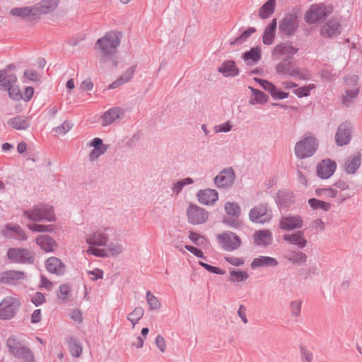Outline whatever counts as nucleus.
Here are the masks:
<instances>
[{
    "mask_svg": "<svg viewBox=\"0 0 362 362\" xmlns=\"http://www.w3.org/2000/svg\"><path fill=\"white\" fill-rule=\"evenodd\" d=\"M349 184L343 180H339L332 186L324 188H317L315 191V195L328 199H337V203L341 204L347 199L352 197V194H342V192L349 189Z\"/></svg>",
    "mask_w": 362,
    "mask_h": 362,
    "instance_id": "f257e3e1",
    "label": "nucleus"
},
{
    "mask_svg": "<svg viewBox=\"0 0 362 362\" xmlns=\"http://www.w3.org/2000/svg\"><path fill=\"white\" fill-rule=\"evenodd\" d=\"M114 64L121 73L117 79L109 85V89L116 88L129 81L136 68V64L132 60L122 57L117 58Z\"/></svg>",
    "mask_w": 362,
    "mask_h": 362,
    "instance_id": "f03ea898",
    "label": "nucleus"
},
{
    "mask_svg": "<svg viewBox=\"0 0 362 362\" xmlns=\"http://www.w3.org/2000/svg\"><path fill=\"white\" fill-rule=\"evenodd\" d=\"M121 42V35L116 31H109L99 38L95 46L100 50L103 57H109L114 54Z\"/></svg>",
    "mask_w": 362,
    "mask_h": 362,
    "instance_id": "7ed1b4c3",
    "label": "nucleus"
},
{
    "mask_svg": "<svg viewBox=\"0 0 362 362\" xmlns=\"http://www.w3.org/2000/svg\"><path fill=\"white\" fill-rule=\"evenodd\" d=\"M317 147V139L312 135H308L296 143L295 154L299 158H308L315 153Z\"/></svg>",
    "mask_w": 362,
    "mask_h": 362,
    "instance_id": "20e7f679",
    "label": "nucleus"
},
{
    "mask_svg": "<svg viewBox=\"0 0 362 362\" xmlns=\"http://www.w3.org/2000/svg\"><path fill=\"white\" fill-rule=\"evenodd\" d=\"M21 306V301L16 297H4L0 302V320H8L15 317Z\"/></svg>",
    "mask_w": 362,
    "mask_h": 362,
    "instance_id": "39448f33",
    "label": "nucleus"
},
{
    "mask_svg": "<svg viewBox=\"0 0 362 362\" xmlns=\"http://www.w3.org/2000/svg\"><path fill=\"white\" fill-rule=\"evenodd\" d=\"M332 12V8L330 6L313 4L306 11L304 19L309 24L315 23L327 17Z\"/></svg>",
    "mask_w": 362,
    "mask_h": 362,
    "instance_id": "423d86ee",
    "label": "nucleus"
},
{
    "mask_svg": "<svg viewBox=\"0 0 362 362\" xmlns=\"http://www.w3.org/2000/svg\"><path fill=\"white\" fill-rule=\"evenodd\" d=\"M24 214L28 218L34 221H38L42 219L52 221L55 219L53 209L48 205H37L32 210L25 211Z\"/></svg>",
    "mask_w": 362,
    "mask_h": 362,
    "instance_id": "0eeeda50",
    "label": "nucleus"
},
{
    "mask_svg": "<svg viewBox=\"0 0 362 362\" xmlns=\"http://www.w3.org/2000/svg\"><path fill=\"white\" fill-rule=\"evenodd\" d=\"M219 245L226 251L238 249L242 243L240 238L235 233L227 231L217 235Z\"/></svg>",
    "mask_w": 362,
    "mask_h": 362,
    "instance_id": "6e6552de",
    "label": "nucleus"
},
{
    "mask_svg": "<svg viewBox=\"0 0 362 362\" xmlns=\"http://www.w3.org/2000/svg\"><path fill=\"white\" fill-rule=\"evenodd\" d=\"M7 257L11 262L14 263L31 262L33 260L32 252L23 248H9Z\"/></svg>",
    "mask_w": 362,
    "mask_h": 362,
    "instance_id": "1a4fd4ad",
    "label": "nucleus"
},
{
    "mask_svg": "<svg viewBox=\"0 0 362 362\" xmlns=\"http://www.w3.org/2000/svg\"><path fill=\"white\" fill-rule=\"evenodd\" d=\"M341 33V20L334 17L325 23L320 28V35L325 38L333 37Z\"/></svg>",
    "mask_w": 362,
    "mask_h": 362,
    "instance_id": "9d476101",
    "label": "nucleus"
},
{
    "mask_svg": "<svg viewBox=\"0 0 362 362\" xmlns=\"http://www.w3.org/2000/svg\"><path fill=\"white\" fill-rule=\"evenodd\" d=\"M123 250L122 246L118 243H111L107 249H100L98 247L90 246L86 250V253L93 255L97 257H105L109 255L116 256L122 253Z\"/></svg>",
    "mask_w": 362,
    "mask_h": 362,
    "instance_id": "9b49d317",
    "label": "nucleus"
},
{
    "mask_svg": "<svg viewBox=\"0 0 362 362\" xmlns=\"http://www.w3.org/2000/svg\"><path fill=\"white\" fill-rule=\"evenodd\" d=\"M276 72L283 75H288L300 79H307L308 75L298 69L295 64L284 62L276 66Z\"/></svg>",
    "mask_w": 362,
    "mask_h": 362,
    "instance_id": "f8f14e48",
    "label": "nucleus"
},
{
    "mask_svg": "<svg viewBox=\"0 0 362 362\" xmlns=\"http://www.w3.org/2000/svg\"><path fill=\"white\" fill-rule=\"evenodd\" d=\"M9 14L27 21L38 20L34 5L13 8L9 11Z\"/></svg>",
    "mask_w": 362,
    "mask_h": 362,
    "instance_id": "ddd939ff",
    "label": "nucleus"
},
{
    "mask_svg": "<svg viewBox=\"0 0 362 362\" xmlns=\"http://www.w3.org/2000/svg\"><path fill=\"white\" fill-rule=\"evenodd\" d=\"M187 214L189 221L192 224H202L208 219V213L197 206L190 205Z\"/></svg>",
    "mask_w": 362,
    "mask_h": 362,
    "instance_id": "4468645a",
    "label": "nucleus"
},
{
    "mask_svg": "<svg viewBox=\"0 0 362 362\" xmlns=\"http://www.w3.org/2000/svg\"><path fill=\"white\" fill-rule=\"evenodd\" d=\"M358 77L353 76L347 77L344 81L345 94L343 95V103H346L351 99L354 98L358 93L357 86Z\"/></svg>",
    "mask_w": 362,
    "mask_h": 362,
    "instance_id": "2eb2a0df",
    "label": "nucleus"
},
{
    "mask_svg": "<svg viewBox=\"0 0 362 362\" xmlns=\"http://www.w3.org/2000/svg\"><path fill=\"white\" fill-rule=\"evenodd\" d=\"M279 226L285 230L300 229L303 226V220L298 215L284 216L279 221Z\"/></svg>",
    "mask_w": 362,
    "mask_h": 362,
    "instance_id": "dca6fc26",
    "label": "nucleus"
},
{
    "mask_svg": "<svg viewBox=\"0 0 362 362\" xmlns=\"http://www.w3.org/2000/svg\"><path fill=\"white\" fill-rule=\"evenodd\" d=\"M59 0H42L34 5L38 20L40 16L53 13L58 7Z\"/></svg>",
    "mask_w": 362,
    "mask_h": 362,
    "instance_id": "f3484780",
    "label": "nucleus"
},
{
    "mask_svg": "<svg viewBox=\"0 0 362 362\" xmlns=\"http://www.w3.org/2000/svg\"><path fill=\"white\" fill-rule=\"evenodd\" d=\"M337 164L330 159L322 160L317 165V175L322 179L330 177L336 170Z\"/></svg>",
    "mask_w": 362,
    "mask_h": 362,
    "instance_id": "a211bd4d",
    "label": "nucleus"
},
{
    "mask_svg": "<svg viewBox=\"0 0 362 362\" xmlns=\"http://www.w3.org/2000/svg\"><path fill=\"white\" fill-rule=\"evenodd\" d=\"M235 173L231 168H226L219 173L215 177V184L218 187H230L235 180Z\"/></svg>",
    "mask_w": 362,
    "mask_h": 362,
    "instance_id": "6ab92c4d",
    "label": "nucleus"
},
{
    "mask_svg": "<svg viewBox=\"0 0 362 362\" xmlns=\"http://www.w3.org/2000/svg\"><path fill=\"white\" fill-rule=\"evenodd\" d=\"M108 235L103 230H98L97 231L93 232L91 234H89L86 237V243L90 246L95 247V246H104L107 244L108 241Z\"/></svg>",
    "mask_w": 362,
    "mask_h": 362,
    "instance_id": "aec40b11",
    "label": "nucleus"
},
{
    "mask_svg": "<svg viewBox=\"0 0 362 362\" xmlns=\"http://www.w3.org/2000/svg\"><path fill=\"white\" fill-rule=\"evenodd\" d=\"M351 139V126L348 123H342L337 129L335 141L337 145L347 144Z\"/></svg>",
    "mask_w": 362,
    "mask_h": 362,
    "instance_id": "412c9836",
    "label": "nucleus"
},
{
    "mask_svg": "<svg viewBox=\"0 0 362 362\" xmlns=\"http://www.w3.org/2000/svg\"><path fill=\"white\" fill-rule=\"evenodd\" d=\"M297 52L298 48L289 43H284L277 46L274 51V54L279 59H287L295 55Z\"/></svg>",
    "mask_w": 362,
    "mask_h": 362,
    "instance_id": "4be33fe9",
    "label": "nucleus"
},
{
    "mask_svg": "<svg viewBox=\"0 0 362 362\" xmlns=\"http://www.w3.org/2000/svg\"><path fill=\"white\" fill-rule=\"evenodd\" d=\"M279 27L286 35L293 33L298 27L297 17L295 15H288L281 22Z\"/></svg>",
    "mask_w": 362,
    "mask_h": 362,
    "instance_id": "5701e85b",
    "label": "nucleus"
},
{
    "mask_svg": "<svg viewBox=\"0 0 362 362\" xmlns=\"http://www.w3.org/2000/svg\"><path fill=\"white\" fill-rule=\"evenodd\" d=\"M7 123L16 130H27L30 126V118L23 115L16 116L10 119Z\"/></svg>",
    "mask_w": 362,
    "mask_h": 362,
    "instance_id": "b1692460",
    "label": "nucleus"
},
{
    "mask_svg": "<svg viewBox=\"0 0 362 362\" xmlns=\"http://www.w3.org/2000/svg\"><path fill=\"white\" fill-rule=\"evenodd\" d=\"M89 146L93 148L89 154V158L90 160L98 159L107 151V146L103 144V141L100 138L93 139L90 142Z\"/></svg>",
    "mask_w": 362,
    "mask_h": 362,
    "instance_id": "393cba45",
    "label": "nucleus"
},
{
    "mask_svg": "<svg viewBox=\"0 0 362 362\" xmlns=\"http://www.w3.org/2000/svg\"><path fill=\"white\" fill-rule=\"evenodd\" d=\"M218 71L225 77H233L239 74V69L233 60L223 62L218 67Z\"/></svg>",
    "mask_w": 362,
    "mask_h": 362,
    "instance_id": "a878e982",
    "label": "nucleus"
},
{
    "mask_svg": "<svg viewBox=\"0 0 362 362\" xmlns=\"http://www.w3.org/2000/svg\"><path fill=\"white\" fill-rule=\"evenodd\" d=\"M4 236L8 238H16L21 240H26L27 237L25 233L21 230L18 226H11L8 224L2 230Z\"/></svg>",
    "mask_w": 362,
    "mask_h": 362,
    "instance_id": "bb28decb",
    "label": "nucleus"
},
{
    "mask_svg": "<svg viewBox=\"0 0 362 362\" xmlns=\"http://www.w3.org/2000/svg\"><path fill=\"white\" fill-rule=\"evenodd\" d=\"M35 242L46 252H53L57 247V242L48 235H39Z\"/></svg>",
    "mask_w": 362,
    "mask_h": 362,
    "instance_id": "cd10ccee",
    "label": "nucleus"
},
{
    "mask_svg": "<svg viewBox=\"0 0 362 362\" xmlns=\"http://www.w3.org/2000/svg\"><path fill=\"white\" fill-rule=\"evenodd\" d=\"M198 200L204 204H212L218 197V192L215 189H206L201 190L197 194Z\"/></svg>",
    "mask_w": 362,
    "mask_h": 362,
    "instance_id": "c85d7f7f",
    "label": "nucleus"
},
{
    "mask_svg": "<svg viewBox=\"0 0 362 362\" xmlns=\"http://www.w3.org/2000/svg\"><path fill=\"white\" fill-rule=\"evenodd\" d=\"M284 240L292 245H295L300 248H303L307 245V240L304 236L303 231H298L292 234H287L283 236Z\"/></svg>",
    "mask_w": 362,
    "mask_h": 362,
    "instance_id": "c756f323",
    "label": "nucleus"
},
{
    "mask_svg": "<svg viewBox=\"0 0 362 362\" xmlns=\"http://www.w3.org/2000/svg\"><path fill=\"white\" fill-rule=\"evenodd\" d=\"M47 269L53 274H61L64 272V264L55 257H49L46 261Z\"/></svg>",
    "mask_w": 362,
    "mask_h": 362,
    "instance_id": "7c9ffc66",
    "label": "nucleus"
},
{
    "mask_svg": "<svg viewBox=\"0 0 362 362\" xmlns=\"http://www.w3.org/2000/svg\"><path fill=\"white\" fill-rule=\"evenodd\" d=\"M24 278V274L17 271H7L0 275V283L15 284L17 281Z\"/></svg>",
    "mask_w": 362,
    "mask_h": 362,
    "instance_id": "2f4dec72",
    "label": "nucleus"
},
{
    "mask_svg": "<svg viewBox=\"0 0 362 362\" xmlns=\"http://www.w3.org/2000/svg\"><path fill=\"white\" fill-rule=\"evenodd\" d=\"M262 50L256 47L250 50L245 52L243 55V59L247 65L256 64L261 58Z\"/></svg>",
    "mask_w": 362,
    "mask_h": 362,
    "instance_id": "473e14b6",
    "label": "nucleus"
},
{
    "mask_svg": "<svg viewBox=\"0 0 362 362\" xmlns=\"http://www.w3.org/2000/svg\"><path fill=\"white\" fill-rule=\"evenodd\" d=\"M267 214V208L264 205L257 206L250 212V219L253 222L263 223L266 221L264 218Z\"/></svg>",
    "mask_w": 362,
    "mask_h": 362,
    "instance_id": "72a5a7b5",
    "label": "nucleus"
},
{
    "mask_svg": "<svg viewBox=\"0 0 362 362\" xmlns=\"http://www.w3.org/2000/svg\"><path fill=\"white\" fill-rule=\"evenodd\" d=\"M361 165V157L356 154L353 157L349 158L344 163V170L348 174H354Z\"/></svg>",
    "mask_w": 362,
    "mask_h": 362,
    "instance_id": "f704fd0d",
    "label": "nucleus"
},
{
    "mask_svg": "<svg viewBox=\"0 0 362 362\" xmlns=\"http://www.w3.org/2000/svg\"><path fill=\"white\" fill-rule=\"evenodd\" d=\"M252 92L251 97L250 98V103L252 105H262L267 103L269 100V96L265 95L263 92L250 88Z\"/></svg>",
    "mask_w": 362,
    "mask_h": 362,
    "instance_id": "c9c22d12",
    "label": "nucleus"
},
{
    "mask_svg": "<svg viewBox=\"0 0 362 362\" xmlns=\"http://www.w3.org/2000/svg\"><path fill=\"white\" fill-rule=\"evenodd\" d=\"M121 110L118 107L112 108L105 112L102 116L103 125H109L119 118Z\"/></svg>",
    "mask_w": 362,
    "mask_h": 362,
    "instance_id": "e433bc0d",
    "label": "nucleus"
},
{
    "mask_svg": "<svg viewBox=\"0 0 362 362\" xmlns=\"http://www.w3.org/2000/svg\"><path fill=\"white\" fill-rule=\"evenodd\" d=\"M224 209L229 217L238 218L241 214L239 204L234 202H227L225 204Z\"/></svg>",
    "mask_w": 362,
    "mask_h": 362,
    "instance_id": "4c0bfd02",
    "label": "nucleus"
},
{
    "mask_svg": "<svg viewBox=\"0 0 362 362\" xmlns=\"http://www.w3.org/2000/svg\"><path fill=\"white\" fill-rule=\"evenodd\" d=\"M229 275L230 281L234 283L245 281L249 278V274L247 272L237 270L234 269L229 270Z\"/></svg>",
    "mask_w": 362,
    "mask_h": 362,
    "instance_id": "58836bf2",
    "label": "nucleus"
},
{
    "mask_svg": "<svg viewBox=\"0 0 362 362\" xmlns=\"http://www.w3.org/2000/svg\"><path fill=\"white\" fill-rule=\"evenodd\" d=\"M254 239L256 244L259 245H265L269 243L271 240V234L269 230H258L255 233Z\"/></svg>",
    "mask_w": 362,
    "mask_h": 362,
    "instance_id": "ea45409f",
    "label": "nucleus"
},
{
    "mask_svg": "<svg viewBox=\"0 0 362 362\" xmlns=\"http://www.w3.org/2000/svg\"><path fill=\"white\" fill-rule=\"evenodd\" d=\"M309 206L313 209H322L325 211L330 210L332 204L329 202L311 198L308 201Z\"/></svg>",
    "mask_w": 362,
    "mask_h": 362,
    "instance_id": "a19ab883",
    "label": "nucleus"
},
{
    "mask_svg": "<svg viewBox=\"0 0 362 362\" xmlns=\"http://www.w3.org/2000/svg\"><path fill=\"white\" fill-rule=\"evenodd\" d=\"M144 315V310L141 307H136L131 312L127 319L132 322L133 327L139 322Z\"/></svg>",
    "mask_w": 362,
    "mask_h": 362,
    "instance_id": "79ce46f5",
    "label": "nucleus"
},
{
    "mask_svg": "<svg viewBox=\"0 0 362 362\" xmlns=\"http://www.w3.org/2000/svg\"><path fill=\"white\" fill-rule=\"evenodd\" d=\"M7 346L11 352H12L15 356L19 354L21 349H23L25 347L22 346L21 343L14 337H9L8 339Z\"/></svg>",
    "mask_w": 362,
    "mask_h": 362,
    "instance_id": "37998d69",
    "label": "nucleus"
},
{
    "mask_svg": "<svg viewBox=\"0 0 362 362\" xmlns=\"http://www.w3.org/2000/svg\"><path fill=\"white\" fill-rule=\"evenodd\" d=\"M69 349L71 354L76 358L79 357L83 351L81 344L75 339H70Z\"/></svg>",
    "mask_w": 362,
    "mask_h": 362,
    "instance_id": "c03bdc74",
    "label": "nucleus"
},
{
    "mask_svg": "<svg viewBox=\"0 0 362 362\" xmlns=\"http://www.w3.org/2000/svg\"><path fill=\"white\" fill-rule=\"evenodd\" d=\"M146 301L149 307V310H158L160 308V303L157 297H156L151 291L146 293Z\"/></svg>",
    "mask_w": 362,
    "mask_h": 362,
    "instance_id": "a18cd8bd",
    "label": "nucleus"
},
{
    "mask_svg": "<svg viewBox=\"0 0 362 362\" xmlns=\"http://www.w3.org/2000/svg\"><path fill=\"white\" fill-rule=\"evenodd\" d=\"M301 305L302 300H294L290 302L289 304V313L291 316L294 317H298L300 316L301 313Z\"/></svg>",
    "mask_w": 362,
    "mask_h": 362,
    "instance_id": "49530a36",
    "label": "nucleus"
},
{
    "mask_svg": "<svg viewBox=\"0 0 362 362\" xmlns=\"http://www.w3.org/2000/svg\"><path fill=\"white\" fill-rule=\"evenodd\" d=\"M272 263V258L269 257L261 256L257 258H255L253 262L251 263L252 269H255L257 267H262L269 266Z\"/></svg>",
    "mask_w": 362,
    "mask_h": 362,
    "instance_id": "de8ad7c7",
    "label": "nucleus"
},
{
    "mask_svg": "<svg viewBox=\"0 0 362 362\" xmlns=\"http://www.w3.org/2000/svg\"><path fill=\"white\" fill-rule=\"evenodd\" d=\"M272 15V0H268L259 11V16L262 19H267Z\"/></svg>",
    "mask_w": 362,
    "mask_h": 362,
    "instance_id": "09e8293b",
    "label": "nucleus"
},
{
    "mask_svg": "<svg viewBox=\"0 0 362 362\" xmlns=\"http://www.w3.org/2000/svg\"><path fill=\"white\" fill-rule=\"evenodd\" d=\"M71 295V287L68 284H62L57 294L59 299L62 300H67Z\"/></svg>",
    "mask_w": 362,
    "mask_h": 362,
    "instance_id": "8fccbe9b",
    "label": "nucleus"
},
{
    "mask_svg": "<svg viewBox=\"0 0 362 362\" xmlns=\"http://www.w3.org/2000/svg\"><path fill=\"white\" fill-rule=\"evenodd\" d=\"M16 81H17V78L15 75L5 74L0 86H1L4 88H7V90H8V88L14 86L16 84Z\"/></svg>",
    "mask_w": 362,
    "mask_h": 362,
    "instance_id": "3c124183",
    "label": "nucleus"
},
{
    "mask_svg": "<svg viewBox=\"0 0 362 362\" xmlns=\"http://www.w3.org/2000/svg\"><path fill=\"white\" fill-rule=\"evenodd\" d=\"M16 356L21 358L24 362H34L35 361L33 354L27 347L21 349L19 354H17Z\"/></svg>",
    "mask_w": 362,
    "mask_h": 362,
    "instance_id": "603ef678",
    "label": "nucleus"
},
{
    "mask_svg": "<svg viewBox=\"0 0 362 362\" xmlns=\"http://www.w3.org/2000/svg\"><path fill=\"white\" fill-rule=\"evenodd\" d=\"M9 97L15 100H20L23 98V94L21 92L20 88L16 84L8 89Z\"/></svg>",
    "mask_w": 362,
    "mask_h": 362,
    "instance_id": "864d4df0",
    "label": "nucleus"
},
{
    "mask_svg": "<svg viewBox=\"0 0 362 362\" xmlns=\"http://www.w3.org/2000/svg\"><path fill=\"white\" fill-rule=\"evenodd\" d=\"M73 127L70 122L65 121L61 125L54 128V132L59 135H64L69 132Z\"/></svg>",
    "mask_w": 362,
    "mask_h": 362,
    "instance_id": "5fc2aeb1",
    "label": "nucleus"
},
{
    "mask_svg": "<svg viewBox=\"0 0 362 362\" xmlns=\"http://www.w3.org/2000/svg\"><path fill=\"white\" fill-rule=\"evenodd\" d=\"M306 257H307L304 253H303L301 252H298L290 255L288 256V259L295 264H300L305 262Z\"/></svg>",
    "mask_w": 362,
    "mask_h": 362,
    "instance_id": "6e6d98bb",
    "label": "nucleus"
},
{
    "mask_svg": "<svg viewBox=\"0 0 362 362\" xmlns=\"http://www.w3.org/2000/svg\"><path fill=\"white\" fill-rule=\"evenodd\" d=\"M315 88V84H309L308 86L300 87L296 90H295V93L298 97L308 96L310 94V90Z\"/></svg>",
    "mask_w": 362,
    "mask_h": 362,
    "instance_id": "4d7b16f0",
    "label": "nucleus"
},
{
    "mask_svg": "<svg viewBox=\"0 0 362 362\" xmlns=\"http://www.w3.org/2000/svg\"><path fill=\"white\" fill-rule=\"evenodd\" d=\"M28 227L33 231L35 232H52L54 228L52 226H45L40 224H30Z\"/></svg>",
    "mask_w": 362,
    "mask_h": 362,
    "instance_id": "13d9d810",
    "label": "nucleus"
},
{
    "mask_svg": "<svg viewBox=\"0 0 362 362\" xmlns=\"http://www.w3.org/2000/svg\"><path fill=\"white\" fill-rule=\"evenodd\" d=\"M192 182L193 180L189 177L178 181L174 184L173 187V191L178 194L185 185L192 184Z\"/></svg>",
    "mask_w": 362,
    "mask_h": 362,
    "instance_id": "bf43d9fd",
    "label": "nucleus"
},
{
    "mask_svg": "<svg viewBox=\"0 0 362 362\" xmlns=\"http://www.w3.org/2000/svg\"><path fill=\"white\" fill-rule=\"evenodd\" d=\"M232 129V124L230 122H227L218 125H216L214 128L215 133L228 132Z\"/></svg>",
    "mask_w": 362,
    "mask_h": 362,
    "instance_id": "052dcab7",
    "label": "nucleus"
},
{
    "mask_svg": "<svg viewBox=\"0 0 362 362\" xmlns=\"http://www.w3.org/2000/svg\"><path fill=\"white\" fill-rule=\"evenodd\" d=\"M263 42L268 45L272 44V24H269L264 30Z\"/></svg>",
    "mask_w": 362,
    "mask_h": 362,
    "instance_id": "680f3d73",
    "label": "nucleus"
},
{
    "mask_svg": "<svg viewBox=\"0 0 362 362\" xmlns=\"http://www.w3.org/2000/svg\"><path fill=\"white\" fill-rule=\"evenodd\" d=\"M225 260L235 267L241 266L244 264V259L238 257H226Z\"/></svg>",
    "mask_w": 362,
    "mask_h": 362,
    "instance_id": "e2e57ef3",
    "label": "nucleus"
},
{
    "mask_svg": "<svg viewBox=\"0 0 362 362\" xmlns=\"http://www.w3.org/2000/svg\"><path fill=\"white\" fill-rule=\"evenodd\" d=\"M24 76L27 79L33 81H38L40 78L39 74L33 69L26 70L24 73Z\"/></svg>",
    "mask_w": 362,
    "mask_h": 362,
    "instance_id": "0e129e2a",
    "label": "nucleus"
},
{
    "mask_svg": "<svg viewBox=\"0 0 362 362\" xmlns=\"http://www.w3.org/2000/svg\"><path fill=\"white\" fill-rule=\"evenodd\" d=\"M199 264L211 273L218 274H224V272L222 271L218 267L209 265V264L204 263L202 262H199Z\"/></svg>",
    "mask_w": 362,
    "mask_h": 362,
    "instance_id": "69168bd1",
    "label": "nucleus"
},
{
    "mask_svg": "<svg viewBox=\"0 0 362 362\" xmlns=\"http://www.w3.org/2000/svg\"><path fill=\"white\" fill-rule=\"evenodd\" d=\"M69 316L71 319H72L76 322L79 323L82 322V314L81 312L78 309H74L71 310L69 313Z\"/></svg>",
    "mask_w": 362,
    "mask_h": 362,
    "instance_id": "338daca9",
    "label": "nucleus"
},
{
    "mask_svg": "<svg viewBox=\"0 0 362 362\" xmlns=\"http://www.w3.org/2000/svg\"><path fill=\"white\" fill-rule=\"evenodd\" d=\"M45 300L44 295L41 293L37 292L32 297V302L35 305H40L43 303Z\"/></svg>",
    "mask_w": 362,
    "mask_h": 362,
    "instance_id": "774afa93",
    "label": "nucleus"
}]
</instances>
